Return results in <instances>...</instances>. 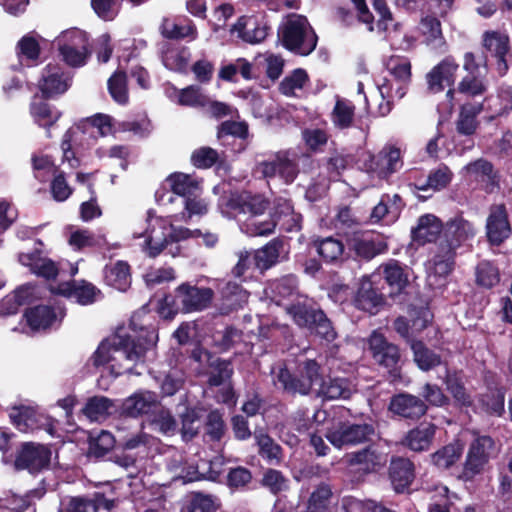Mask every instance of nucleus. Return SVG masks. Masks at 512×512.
Instances as JSON below:
<instances>
[{"label": "nucleus", "mask_w": 512, "mask_h": 512, "mask_svg": "<svg viewBox=\"0 0 512 512\" xmlns=\"http://www.w3.org/2000/svg\"><path fill=\"white\" fill-rule=\"evenodd\" d=\"M309 77L305 70L295 69L284 77L279 85L280 92L287 97H301L308 84Z\"/></svg>", "instance_id": "obj_49"}, {"label": "nucleus", "mask_w": 512, "mask_h": 512, "mask_svg": "<svg viewBox=\"0 0 512 512\" xmlns=\"http://www.w3.org/2000/svg\"><path fill=\"white\" fill-rule=\"evenodd\" d=\"M59 53L66 64L72 67L83 66L89 56L87 34L79 29H70L56 39Z\"/></svg>", "instance_id": "obj_7"}, {"label": "nucleus", "mask_w": 512, "mask_h": 512, "mask_svg": "<svg viewBox=\"0 0 512 512\" xmlns=\"http://www.w3.org/2000/svg\"><path fill=\"white\" fill-rule=\"evenodd\" d=\"M443 229L441 221L432 214H426L419 218L417 226L412 230L413 242L424 245L437 239Z\"/></svg>", "instance_id": "obj_30"}, {"label": "nucleus", "mask_w": 512, "mask_h": 512, "mask_svg": "<svg viewBox=\"0 0 512 512\" xmlns=\"http://www.w3.org/2000/svg\"><path fill=\"white\" fill-rule=\"evenodd\" d=\"M484 47L497 59V71L504 75L508 70L506 56L509 53V37L504 32L487 31L483 36Z\"/></svg>", "instance_id": "obj_25"}, {"label": "nucleus", "mask_w": 512, "mask_h": 512, "mask_svg": "<svg viewBox=\"0 0 512 512\" xmlns=\"http://www.w3.org/2000/svg\"><path fill=\"white\" fill-rule=\"evenodd\" d=\"M476 282L484 288H492L500 281L498 268L489 261H482L476 267Z\"/></svg>", "instance_id": "obj_62"}, {"label": "nucleus", "mask_w": 512, "mask_h": 512, "mask_svg": "<svg viewBox=\"0 0 512 512\" xmlns=\"http://www.w3.org/2000/svg\"><path fill=\"white\" fill-rule=\"evenodd\" d=\"M273 220L280 230L286 232L299 231L302 227V216L295 212L291 202L284 198L275 200Z\"/></svg>", "instance_id": "obj_26"}, {"label": "nucleus", "mask_w": 512, "mask_h": 512, "mask_svg": "<svg viewBox=\"0 0 512 512\" xmlns=\"http://www.w3.org/2000/svg\"><path fill=\"white\" fill-rule=\"evenodd\" d=\"M411 349L414 354V361L421 370L428 371L440 365L441 357L428 349L421 341H413Z\"/></svg>", "instance_id": "obj_57"}, {"label": "nucleus", "mask_w": 512, "mask_h": 512, "mask_svg": "<svg viewBox=\"0 0 512 512\" xmlns=\"http://www.w3.org/2000/svg\"><path fill=\"white\" fill-rule=\"evenodd\" d=\"M444 236L447 241L446 247L455 251L462 243L472 239L476 234L474 224L462 215L450 219L444 226Z\"/></svg>", "instance_id": "obj_21"}, {"label": "nucleus", "mask_w": 512, "mask_h": 512, "mask_svg": "<svg viewBox=\"0 0 512 512\" xmlns=\"http://www.w3.org/2000/svg\"><path fill=\"white\" fill-rule=\"evenodd\" d=\"M343 506L348 512H393L373 500H360L353 496L343 497Z\"/></svg>", "instance_id": "obj_63"}, {"label": "nucleus", "mask_w": 512, "mask_h": 512, "mask_svg": "<svg viewBox=\"0 0 512 512\" xmlns=\"http://www.w3.org/2000/svg\"><path fill=\"white\" fill-rule=\"evenodd\" d=\"M19 262L23 266L29 267L30 271L35 275L46 279H53L58 274L56 264L52 260L42 257L37 251L20 253Z\"/></svg>", "instance_id": "obj_32"}, {"label": "nucleus", "mask_w": 512, "mask_h": 512, "mask_svg": "<svg viewBox=\"0 0 512 512\" xmlns=\"http://www.w3.org/2000/svg\"><path fill=\"white\" fill-rule=\"evenodd\" d=\"M113 408V403L106 397H93L88 400L83 408L84 415L91 421H100L105 419Z\"/></svg>", "instance_id": "obj_59"}, {"label": "nucleus", "mask_w": 512, "mask_h": 512, "mask_svg": "<svg viewBox=\"0 0 512 512\" xmlns=\"http://www.w3.org/2000/svg\"><path fill=\"white\" fill-rule=\"evenodd\" d=\"M283 250V242L278 239H273L262 248L254 252V262L258 269L267 270L275 265Z\"/></svg>", "instance_id": "obj_48"}, {"label": "nucleus", "mask_w": 512, "mask_h": 512, "mask_svg": "<svg viewBox=\"0 0 512 512\" xmlns=\"http://www.w3.org/2000/svg\"><path fill=\"white\" fill-rule=\"evenodd\" d=\"M161 33L164 37L170 39L189 38L195 40L197 38V29L193 22L183 20L175 22L165 18L160 26Z\"/></svg>", "instance_id": "obj_47"}, {"label": "nucleus", "mask_w": 512, "mask_h": 512, "mask_svg": "<svg viewBox=\"0 0 512 512\" xmlns=\"http://www.w3.org/2000/svg\"><path fill=\"white\" fill-rule=\"evenodd\" d=\"M30 113L36 124L43 128H49L61 117V112L55 107L43 101H33Z\"/></svg>", "instance_id": "obj_51"}, {"label": "nucleus", "mask_w": 512, "mask_h": 512, "mask_svg": "<svg viewBox=\"0 0 512 512\" xmlns=\"http://www.w3.org/2000/svg\"><path fill=\"white\" fill-rule=\"evenodd\" d=\"M355 391V384L345 377L321 378L319 387L315 389L317 396L325 400L348 399Z\"/></svg>", "instance_id": "obj_24"}, {"label": "nucleus", "mask_w": 512, "mask_h": 512, "mask_svg": "<svg viewBox=\"0 0 512 512\" xmlns=\"http://www.w3.org/2000/svg\"><path fill=\"white\" fill-rule=\"evenodd\" d=\"M384 275V278L387 284L397 291H401L405 288L408 283V277L404 272L403 268L399 265V263L395 260H390L389 262L381 265L378 269V273H374L371 275V278H376L381 275V272Z\"/></svg>", "instance_id": "obj_50"}, {"label": "nucleus", "mask_w": 512, "mask_h": 512, "mask_svg": "<svg viewBox=\"0 0 512 512\" xmlns=\"http://www.w3.org/2000/svg\"><path fill=\"white\" fill-rule=\"evenodd\" d=\"M268 207V201L260 194L252 195L249 192L231 195L229 198H222L219 209L222 215L232 218L240 214L249 216H261Z\"/></svg>", "instance_id": "obj_10"}, {"label": "nucleus", "mask_w": 512, "mask_h": 512, "mask_svg": "<svg viewBox=\"0 0 512 512\" xmlns=\"http://www.w3.org/2000/svg\"><path fill=\"white\" fill-rule=\"evenodd\" d=\"M420 31L424 38V43L432 50L444 52L446 50V40L442 34L440 21L433 16H426L420 21Z\"/></svg>", "instance_id": "obj_35"}, {"label": "nucleus", "mask_w": 512, "mask_h": 512, "mask_svg": "<svg viewBox=\"0 0 512 512\" xmlns=\"http://www.w3.org/2000/svg\"><path fill=\"white\" fill-rule=\"evenodd\" d=\"M349 249L359 258L370 260L387 250V243L378 235L354 233L348 240Z\"/></svg>", "instance_id": "obj_19"}, {"label": "nucleus", "mask_w": 512, "mask_h": 512, "mask_svg": "<svg viewBox=\"0 0 512 512\" xmlns=\"http://www.w3.org/2000/svg\"><path fill=\"white\" fill-rule=\"evenodd\" d=\"M261 216H248L246 220L240 222V229L249 236H265L274 232L276 222L273 216L266 220H261Z\"/></svg>", "instance_id": "obj_55"}, {"label": "nucleus", "mask_w": 512, "mask_h": 512, "mask_svg": "<svg viewBox=\"0 0 512 512\" xmlns=\"http://www.w3.org/2000/svg\"><path fill=\"white\" fill-rule=\"evenodd\" d=\"M375 430L367 423H339L326 433L328 441L336 448L357 445L368 441Z\"/></svg>", "instance_id": "obj_11"}, {"label": "nucleus", "mask_w": 512, "mask_h": 512, "mask_svg": "<svg viewBox=\"0 0 512 512\" xmlns=\"http://www.w3.org/2000/svg\"><path fill=\"white\" fill-rule=\"evenodd\" d=\"M402 206V200L398 194L383 195L372 210L371 220L373 222L383 220L386 224L394 222L398 218Z\"/></svg>", "instance_id": "obj_34"}, {"label": "nucleus", "mask_w": 512, "mask_h": 512, "mask_svg": "<svg viewBox=\"0 0 512 512\" xmlns=\"http://www.w3.org/2000/svg\"><path fill=\"white\" fill-rule=\"evenodd\" d=\"M191 59L190 49L184 46L165 45L162 49L164 66L174 72H185Z\"/></svg>", "instance_id": "obj_36"}, {"label": "nucleus", "mask_w": 512, "mask_h": 512, "mask_svg": "<svg viewBox=\"0 0 512 512\" xmlns=\"http://www.w3.org/2000/svg\"><path fill=\"white\" fill-rule=\"evenodd\" d=\"M60 293L74 298L81 305H90L101 298V291L92 283L81 281L78 284H65Z\"/></svg>", "instance_id": "obj_38"}, {"label": "nucleus", "mask_w": 512, "mask_h": 512, "mask_svg": "<svg viewBox=\"0 0 512 512\" xmlns=\"http://www.w3.org/2000/svg\"><path fill=\"white\" fill-rule=\"evenodd\" d=\"M199 195L200 194L183 198L179 204L183 206L184 209L180 213H175L166 218L171 219L174 224V222H188L194 216L205 215L208 212V204L204 199L200 198Z\"/></svg>", "instance_id": "obj_45"}, {"label": "nucleus", "mask_w": 512, "mask_h": 512, "mask_svg": "<svg viewBox=\"0 0 512 512\" xmlns=\"http://www.w3.org/2000/svg\"><path fill=\"white\" fill-rule=\"evenodd\" d=\"M343 506L348 512H393L373 500H360L353 496L343 497Z\"/></svg>", "instance_id": "obj_64"}, {"label": "nucleus", "mask_w": 512, "mask_h": 512, "mask_svg": "<svg viewBox=\"0 0 512 512\" xmlns=\"http://www.w3.org/2000/svg\"><path fill=\"white\" fill-rule=\"evenodd\" d=\"M64 316L65 310L60 304L38 305L24 313L26 323L32 331H42L59 325Z\"/></svg>", "instance_id": "obj_15"}, {"label": "nucleus", "mask_w": 512, "mask_h": 512, "mask_svg": "<svg viewBox=\"0 0 512 512\" xmlns=\"http://www.w3.org/2000/svg\"><path fill=\"white\" fill-rule=\"evenodd\" d=\"M332 496L333 493L329 485H319L309 498L308 512H325L331 504Z\"/></svg>", "instance_id": "obj_61"}, {"label": "nucleus", "mask_w": 512, "mask_h": 512, "mask_svg": "<svg viewBox=\"0 0 512 512\" xmlns=\"http://www.w3.org/2000/svg\"><path fill=\"white\" fill-rule=\"evenodd\" d=\"M460 173L468 181L482 183L487 193L494 192L498 185L493 165L483 158L468 163Z\"/></svg>", "instance_id": "obj_20"}, {"label": "nucleus", "mask_w": 512, "mask_h": 512, "mask_svg": "<svg viewBox=\"0 0 512 512\" xmlns=\"http://www.w3.org/2000/svg\"><path fill=\"white\" fill-rule=\"evenodd\" d=\"M436 426L432 423H423L409 431L405 437V444L413 451H424L431 445L435 435Z\"/></svg>", "instance_id": "obj_43"}, {"label": "nucleus", "mask_w": 512, "mask_h": 512, "mask_svg": "<svg viewBox=\"0 0 512 512\" xmlns=\"http://www.w3.org/2000/svg\"><path fill=\"white\" fill-rule=\"evenodd\" d=\"M389 410L404 418L417 419L426 413L427 406L420 398L403 393L391 399Z\"/></svg>", "instance_id": "obj_27"}, {"label": "nucleus", "mask_w": 512, "mask_h": 512, "mask_svg": "<svg viewBox=\"0 0 512 512\" xmlns=\"http://www.w3.org/2000/svg\"><path fill=\"white\" fill-rule=\"evenodd\" d=\"M166 93L173 102L182 106L203 109L208 103V95L197 85H191L183 89L173 87L168 89Z\"/></svg>", "instance_id": "obj_31"}, {"label": "nucleus", "mask_w": 512, "mask_h": 512, "mask_svg": "<svg viewBox=\"0 0 512 512\" xmlns=\"http://www.w3.org/2000/svg\"><path fill=\"white\" fill-rule=\"evenodd\" d=\"M222 305L226 310L242 307L249 298V293L237 283L228 282L222 289Z\"/></svg>", "instance_id": "obj_53"}, {"label": "nucleus", "mask_w": 512, "mask_h": 512, "mask_svg": "<svg viewBox=\"0 0 512 512\" xmlns=\"http://www.w3.org/2000/svg\"><path fill=\"white\" fill-rule=\"evenodd\" d=\"M369 347L378 364L391 370L396 367L400 358L399 350L394 344L388 343L381 333L374 331L371 334Z\"/></svg>", "instance_id": "obj_23"}, {"label": "nucleus", "mask_w": 512, "mask_h": 512, "mask_svg": "<svg viewBox=\"0 0 512 512\" xmlns=\"http://www.w3.org/2000/svg\"><path fill=\"white\" fill-rule=\"evenodd\" d=\"M372 279L364 278L355 298V305L360 310L375 314L383 304V297L372 288Z\"/></svg>", "instance_id": "obj_37"}, {"label": "nucleus", "mask_w": 512, "mask_h": 512, "mask_svg": "<svg viewBox=\"0 0 512 512\" xmlns=\"http://www.w3.org/2000/svg\"><path fill=\"white\" fill-rule=\"evenodd\" d=\"M9 417L14 426L23 433L40 428L42 415L27 405H14L9 409Z\"/></svg>", "instance_id": "obj_28"}, {"label": "nucleus", "mask_w": 512, "mask_h": 512, "mask_svg": "<svg viewBox=\"0 0 512 512\" xmlns=\"http://www.w3.org/2000/svg\"><path fill=\"white\" fill-rule=\"evenodd\" d=\"M158 334L154 328H142L132 333L121 330L103 340L90 361L95 367H105L117 377L125 372L134 373L133 366L142 362L148 350L156 345Z\"/></svg>", "instance_id": "obj_1"}, {"label": "nucleus", "mask_w": 512, "mask_h": 512, "mask_svg": "<svg viewBox=\"0 0 512 512\" xmlns=\"http://www.w3.org/2000/svg\"><path fill=\"white\" fill-rule=\"evenodd\" d=\"M112 118L106 114H97L86 122L79 124L83 131L86 132L87 141L97 133L100 136H106L112 132Z\"/></svg>", "instance_id": "obj_58"}, {"label": "nucleus", "mask_w": 512, "mask_h": 512, "mask_svg": "<svg viewBox=\"0 0 512 512\" xmlns=\"http://www.w3.org/2000/svg\"><path fill=\"white\" fill-rule=\"evenodd\" d=\"M100 506L110 509L111 503L103 499L91 501L83 497H65L60 501L58 512H94Z\"/></svg>", "instance_id": "obj_46"}, {"label": "nucleus", "mask_w": 512, "mask_h": 512, "mask_svg": "<svg viewBox=\"0 0 512 512\" xmlns=\"http://www.w3.org/2000/svg\"><path fill=\"white\" fill-rule=\"evenodd\" d=\"M104 280L107 285L119 291H126L131 284L129 265L124 261H117L106 265L104 268Z\"/></svg>", "instance_id": "obj_40"}, {"label": "nucleus", "mask_w": 512, "mask_h": 512, "mask_svg": "<svg viewBox=\"0 0 512 512\" xmlns=\"http://www.w3.org/2000/svg\"><path fill=\"white\" fill-rule=\"evenodd\" d=\"M283 46L300 55H309L317 45V35L306 17L299 14L289 15L279 31Z\"/></svg>", "instance_id": "obj_3"}, {"label": "nucleus", "mask_w": 512, "mask_h": 512, "mask_svg": "<svg viewBox=\"0 0 512 512\" xmlns=\"http://www.w3.org/2000/svg\"><path fill=\"white\" fill-rule=\"evenodd\" d=\"M462 453L463 445L456 440L436 451L432 455V461L438 468L447 469L460 459Z\"/></svg>", "instance_id": "obj_54"}, {"label": "nucleus", "mask_w": 512, "mask_h": 512, "mask_svg": "<svg viewBox=\"0 0 512 512\" xmlns=\"http://www.w3.org/2000/svg\"><path fill=\"white\" fill-rule=\"evenodd\" d=\"M230 33L243 42L257 44L266 38L268 27L253 16H241L231 27Z\"/></svg>", "instance_id": "obj_22"}, {"label": "nucleus", "mask_w": 512, "mask_h": 512, "mask_svg": "<svg viewBox=\"0 0 512 512\" xmlns=\"http://www.w3.org/2000/svg\"><path fill=\"white\" fill-rule=\"evenodd\" d=\"M286 312L297 326L312 329L320 309L315 308L306 298H299L296 303L286 307Z\"/></svg>", "instance_id": "obj_39"}, {"label": "nucleus", "mask_w": 512, "mask_h": 512, "mask_svg": "<svg viewBox=\"0 0 512 512\" xmlns=\"http://www.w3.org/2000/svg\"><path fill=\"white\" fill-rule=\"evenodd\" d=\"M313 246L326 263H338L343 259L344 244L337 238H317L313 240Z\"/></svg>", "instance_id": "obj_44"}, {"label": "nucleus", "mask_w": 512, "mask_h": 512, "mask_svg": "<svg viewBox=\"0 0 512 512\" xmlns=\"http://www.w3.org/2000/svg\"><path fill=\"white\" fill-rule=\"evenodd\" d=\"M444 383L446 384L447 390L460 405L470 406L472 404L471 397L466 392L463 382L457 373H450L446 370Z\"/></svg>", "instance_id": "obj_60"}, {"label": "nucleus", "mask_w": 512, "mask_h": 512, "mask_svg": "<svg viewBox=\"0 0 512 512\" xmlns=\"http://www.w3.org/2000/svg\"><path fill=\"white\" fill-rule=\"evenodd\" d=\"M132 236L142 239L139 246L151 258L160 255L168 246L190 238H201L207 248H214L219 240L216 233L177 226L169 218L156 216L152 210H148L146 217L136 224Z\"/></svg>", "instance_id": "obj_2"}, {"label": "nucleus", "mask_w": 512, "mask_h": 512, "mask_svg": "<svg viewBox=\"0 0 512 512\" xmlns=\"http://www.w3.org/2000/svg\"><path fill=\"white\" fill-rule=\"evenodd\" d=\"M458 67V64L452 57L444 58L427 73L428 90L432 93H439L446 87L450 88L455 82Z\"/></svg>", "instance_id": "obj_18"}, {"label": "nucleus", "mask_w": 512, "mask_h": 512, "mask_svg": "<svg viewBox=\"0 0 512 512\" xmlns=\"http://www.w3.org/2000/svg\"><path fill=\"white\" fill-rule=\"evenodd\" d=\"M51 451L42 444L25 443L18 451L14 467L16 470H27L38 473L49 465Z\"/></svg>", "instance_id": "obj_14"}, {"label": "nucleus", "mask_w": 512, "mask_h": 512, "mask_svg": "<svg viewBox=\"0 0 512 512\" xmlns=\"http://www.w3.org/2000/svg\"><path fill=\"white\" fill-rule=\"evenodd\" d=\"M299 376H293L287 368H280L276 379L288 393L307 395L315 391L321 382L320 366L315 360H305L299 364Z\"/></svg>", "instance_id": "obj_4"}, {"label": "nucleus", "mask_w": 512, "mask_h": 512, "mask_svg": "<svg viewBox=\"0 0 512 512\" xmlns=\"http://www.w3.org/2000/svg\"><path fill=\"white\" fill-rule=\"evenodd\" d=\"M481 110V104H467L462 106L457 120V131L463 135H472L478 126L476 118Z\"/></svg>", "instance_id": "obj_56"}, {"label": "nucleus", "mask_w": 512, "mask_h": 512, "mask_svg": "<svg viewBox=\"0 0 512 512\" xmlns=\"http://www.w3.org/2000/svg\"><path fill=\"white\" fill-rule=\"evenodd\" d=\"M387 69L392 78L378 84L380 95L382 98H403L411 80L410 61L404 57H392L387 63Z\"/></svg>", "instance_id": "obj_8"}, {"label": "nucleus", "mask_w": 512, "mask_h": 512, "mask_svg": "<svg viewBox=\"0 0 512 512\" xmlns=\"http://www.w3.org/2000/svg\"><path fill=\"white\" fill-rule=\"evenodd\" d=\"M165 184L171 189L168 191L165 187L158 189L155 193L156 201L159 205L181 202L183 198L197 196L201 193V181L190 174L175 172L170 174Z\"/></svg>", "instance_id": "obj_6"}, {"label": "nucleus", "mask_w": 512, "mask_h": 512, "mask_svg": "<svg viewBox=\"0 0 512 512\" xmlns=\"http://www.w3.org/2000/svg\"><path fill=\"white\" fill-rule=\"evenodd\" d=\"M214 297V292L208 287H198L185 282L175 289V301L184 313L201 312L207 309Z\"/></svg>", "instance_id": "obj_12"}, {"label": "nucleus", "mask_w": 512, "mask_h": 512, "mask_svg": "<svg viewBox=\"0 0 512 512\" xmlns=\"http://www.w3.org/2000/svg\"><path fill=\"white\" fill-rule=\"evenodd\" d=\"M355 115V106L351 101L337 97L331 112V121L338 129H347L352 126Z\"/></svg>", "instance_id": "obj_52"}, {"label": "nucleus", "mask_w": 512, "mask_h": 512, "mask_svg": "<svg viewBox=\"0 0 512 512\" xmlns=\"http://www.w3.org/2000/svg\"><path fill=\"white\" fill-rule=\"evenodd\" d=\"M71 77L58 64L49 63L42 72L38 86L45 97L65 93L70 87Z\"/></svg>", "instance_id": "obj_17"}, {"label": "nucleus", "mask_w": 512, "mask_h": 512, "mask_svg": "<svg viewBox=\"0 0 512 512\" xmlns=\"http://www.w3.org/2000/svg\"><path fill=\"white\" fill-rule=\"evenodd\" d=\"M157 403V395L151 391H138L122 403V412L130 417L149 413Z\"/></svg>", "instance_id": "obj_29"}, {"label": "nucleus", "mask_w": 512, "mask_h": 512, "mask_svg": "<svg viewBox=\"0 0 512 512\" xmlns=\"http://www.w3.org/2000/svg\"><path fill=\"white\" fill-rule=\"evenodd\" d=\"M511 234V226L504 204L492 205L486 221V235L493 245H500Z\"/></svg>", "instance_id": "obj_16"}, {"label": "nucleus", "mask_w": 512, "mask_h": 512, "mask_svg": "<svg viewBox=\"0 0 512 512\" xmlns=\"http://www.w3.org/2000/svg\"><path fill=\"white\" fill-rule=\"evenodd\" d=\"M455 251L441 246L425 264L427 284L432 289H440L447 284V278L454 268Z\"/></svg>", "instance_id": "obj_13"}, {"label": "nucleus", "mask_w": 512, "mask_h": 512, "mask_svg": "<svg viewBox=\"0 0 512 512\" xmlns=\"http://www.w3.org/2000/svg\"><path fill=\"white\" fill-rule=\"evenodd\" d=\"M390 478L396 492H402L407 488L413 478V464L405 458H396L390 464Z\"/></svg>", "instance_id": "obj_42"}, {"label": "nucleus", "mask_w": 512, "mask_h": 512, "mask_svg": "<svg viewBox=\"0 0 512 512\" xmlns=\"http://www.w3.org/2000/svg\"><path fill=\"white\" fill-rule=\"evenodd\" d=\"M87 142L86 132L80 126H73L65 133L61 148L63 151V162L68 163L69 167L79 166V159L75 156L74 147H84Z\"/></svg>", "instance_id": "obj_33"}, {"label": "nucleus", "mask_w": 512, "mask_h": 512, "mask_svg": "<svg viewBox=\"0 0 512 512\" xmlns=\"http://www.w3.org/2000/svg\"><path fill=\"white\" fill-rule=\"evenodd\" d=\"M296 288V278L289 275L269 282L264 293L272 302L280 305L285 299H288L295 294Z\"/></svg>", "instance_id": "obj_41"}, {"label": "nucleus", "mask_w": 512, "mask_h": 512, "mask_svg": "<svg viewBox=\"0 0 512 512\" xmlns=\"http://www.w3.org/2000/svg\"><path fill=\"white\" fill-rule=\"evenodd\" d=\"M497 454L494 440L486 435L475 437L470 443L461 478L470 481L484 472L489 461Z\"/></svg>", "instance_id": "obj_5"}, {"label": "nucleus", "mask_w": 512, "mask_h": 512, "mask_svg": "<svg viewBox=\"0 0 512 512\" xmlns=\"http://www.w3.org/2000/svg\"><path fill=\"white\" fill-rule=\"evenodd\" d=\"M347 474L353 475L356 480L382 468L387 462V455L375 446H368L359 451L351 452L345 456Z\"/></svg>", "instance_id": "obj_9"}]
</instances>
